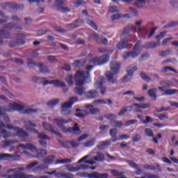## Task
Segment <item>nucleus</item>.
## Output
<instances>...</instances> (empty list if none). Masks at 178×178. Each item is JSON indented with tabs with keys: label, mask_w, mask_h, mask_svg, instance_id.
Returning <instances> with one entry per match:
<instances>
[{
	"label": "nucleus",
	"mask_w": 178,
	"mask_h": 178,
	"mask_svg": "<svg viewBox=\"0 0 178 178\" xmlns=\"http://www.w3.org/2000/svg\"><path fill=\"white\" fill-rule=\"evenodd\" d=\"M134 30V33H141L143 31V29L140 28V26H134L133 25H127L124 29L122 34V37L126 38L129 37V33Z\"/></svg>",
	"instance_id": "nucleus-10"
},
{
	"label": "nucleus",
	"mask_w": 178,
	"mask_h": 178,
	"mask_svg": "<svg viewBox=\"0 0 178 178\" xmlns=\"http://www.w3.org/2000/svg\"><path fill=\"white\" fill-rule=\"evenodd\" d=\"M96 141H97V138H94L92 140L85 143L83 145V147H86V148H90V147H94V145H95Z\"/></svg>",
	"instance_id": "nucleus-34"
},
{
	"label": "nucleus",
	"mask_w": 178,
	"mask_h": 178,
	"mask_svg": "<svg viewBox=\"0 0 178 178\" xmlns=\"http://www.w3.org/2000/svg\"><path fill=\"white\" fill-rule=\"evenodd\" d=\"M140 76L144 81H152V79L149 77V76L147 75L145 72H140Z\"/></svg>",
	"instance_id": "nucleus-46"
},
{
	"label": "nucleus",
	"mask_w": 178,
	"mask_h": 178,
	"mask_svg": "<svg viewBox=\"0 0 178 178\" xmlns=\"http://www.w3.org/2000/svg\"><path fill=\"white\" fill-rule=\"evenodd\" d=\"M46 175H54L55 177L58 178H73L74 176L70 173H62V172H56V170H54L52 172H46Z\"/></svg>",
	"instance_id": "nucleus-14"
},
{
	"label": "nucleus",
	"mask_w": 178,
	"mask_h": 178,
	"mask_svg": "<svg viewBox=\"0 0 178 178\" xmlns=\"http://www.w3.org/2000/svg\"><path fill=\"white\" fill-rule=\"evenodd\" d=\"M90 63H92V65H101L99 64V58L95 57L92 60H90Z\"/></svg>",
	"instance_id": "nucleus-63"
},
{
	"label": "nucleus",
	"mask_w": 178,
	"mask_h": 178,
	"mask_svg": "<svg viewBox=\"0 0 178 178\" xmlns=\"http://www.w3.org/2000/svg\"><path fill=\"white\" fill-rule=\"evenodd\" d=\"M87 23L88 24H89L90 26L92 27V29H93V30H95V31H98V26H97V24L94 22V21L91 19H88Z\"/></svg>",
	"instance_id": "nucleus-49"
},
{
	"label": "nucleus",
	"mask_w": 178,
	"mask_h": 178,
	"mask_svg": "<svg viewBox=\"0 0 178 178\" xmlns=\"http://www.w3.org/2000/svg\"><path fill=\"white\" fill-rule=\"evenodd\" d=\"M76 112H79L75 113V115L76 118H79L80 119H83L88 115V112H87L86 110H81L80 108H77Z\"/></svg>",
	"instance_id": "nucleus-28"
},
{
	"label": "nucleus",
	"mask_w": 178,
	"mask_h": 178,
	"mask_svg": "<svg viewBox=\"0 0 178 178\" xmlns=\"http://www.w3.org/2000/svg\"><path fill=\"white\" fill-rule=\"evenodd\" d=\"M117 134H118L117 129L113 128L110 129V136L112 137V138H116Z\"/></svg>",
	"instance_id": "nucleus-57"
},
{
	"label": "nucleus",
	"mask_w": 178,
	"mask_h": 178,
	"mask_svg": "<svg viewBox=\"0 0 178 178\" xmlns=\"http://www.w3.org/2000/svg\"><path fill=\"white\" fill-rule=\"evenodd\" d=\"M160 86H162L164 88H170L172 87V81L169 80H163L159 82Z\"/></svg>",
	"instance_id": "nucleus-33"
},
{
	"label": "nucleus",
	"mask_w": 178,
	"mask_h": 178,
	"mask_svg": "<svg viewBox=\"0 0 178 178\" xmlns=\"http://www.w3.org/2000/svg\"><path fill=\"white\" fill-rule=\"evenodd\" d=\"M156 167L149 164H145L143 168L144 169H145L146 170H158L159 172H162V168H161V165H159V163L156 164Z\"/></svg>",
	"instance_id": "nucleus-26"
},
{
	"label": "nucleus",
	"mask_w": 178,
	"mask_h": 178,
	"mask_svg": "<svg viewBox=\"0 0 178 178\" xmlns=\"http://www.w3.org/2000/svg\"><path fill=\"white\" fill-rule=\"evenodd\" d=\"M14 176H15V178H32L33 177V175H27L23 172L17 173L14 175Z\"/></svg>",
	"instance_id": "nucleus-42"
},
{
	"label": "nucleus",
	"mask_w": 178,
	"mask_h": 178,
	"mask_svg": "<svg viewBox=\"0 0 178 178\" xmlns=\"http://www.w3.org/2000/svg\"><path fill=\"white\" fill-rule=\"evenodd\" d=\"M170 5L172 7L175 8V9H178V2L176 1V0H171L170 1Z\"/></svg>",
	"instance_id": "nucleus-64"
},
{
	"label": "nucleus",
	"mask_w": 178,
	"mask_h": 178,
	"mask_svg": "<svg viewBox=\"0 0 178 178\" xmlns=\"http://www.w3.org/2000/svg\"><path fill=\"white\" fill-rule=\"evenodd\" d=\"M166 88H164V86H160L158 88V90L161 91V92H163L161 94V95H175V94H178V90L177 89H167L165 90Z\"/></svg>",
	"instance_id": "nucleus-15"
},
{
	"label": "nucleus",
	"mask_w": 178,
	"mask_h": 178,
	"mask_svg": "<svg viewBox=\"0 0 178 178\" xmlns=\"http://www.w3.org/2000/svg\"><path fill=\"white\" fill-rule=\"evenodd\" d=\"M83 24L84 21L83 19H75L74 23L69 24L68 27H70L71 29H77Z\"/></svg>",
	"instance_id": "nucleus-27"
},
{
	"label": "nucleus",
	"mask_w": 178,
	"mask_h": 178,
	"mask_svg": "<svg viewBox=\"0 0 178 178\" xmlns=\"http://www.w3.org/2000/svg\"><path fill=\"white\" fill-rule=\"evenodd\" d=\"M108 145H111V141L106 140L102 142V143L100 145H99L97 148L99 149H104V148H105V147H106Z\"/></svg>",
	"instance_id": "nucleus-48"
},
{
	"label": "nucleus",
	"mask_w": 178,
	"mask_h": 178,
	"mask_svg": "<svg viewBox=\"0 0 178 178\" xmlns=\"http://www.w3.org/2000/svg\"><path fill=\"white\" fill-rule=\"evenodd\" d=\"M3 39L11 40L12 36L10 33L5 31V29L0 30V45H3Z\"/></svg>",
	"instance_id": "nucleus-17"
},
{
	"label": "nucleus",
	"mask_w": 178,
	"mask_h": 178,
	"mask_svg": "<svg viewBox=\"0 0 178 178\" xmlns=\"http://www.w3.org/2000/svg\"><path fill=\"white\" fill-rule=\"evenodd\" d=\"M66 163H72V159H64L57 160L56 161V165H58V164L65 165Z\"/></svg>",
	"instance_id": "nucleus-38"
},
{
	"label": "nucleus",
	"mask_w": 178,
	"mask_h": 178,
	"mask_svg": "<svg viewBox=\"0 0 178 178\" xmlns=\"http://www.w3.org/2000/svg\"><path fill=\"white\" fill-rule=\"evenodd\" d=\"M5 30H23L22 26H19V24L15 22H8L4 26Z\"/></svg>",
	"instance_id": "nucleus-18"
},
{
	"label": "nucleus",
	"mask_w": 178,
	"mask_h": 178,
	"mask_svg": "<svg viewBox=\"0 0 178 178\" xmlns=\"http://www.w3.org/2000/svg\"><path fill=\"white\" fill-rule=\"evenodd\" d=\"M12 154H0V161H9Z\"/></svg>",
	"instance_id": "nucleus-47"
},
{
	"label": "nucleus",
	"mask_w": 178,
	"mask_h": 178,
	"mask_svg": "<svg viewBox=\"0 0 178 178\" xmlns=\"http://www.w3.org/2000/svg\"><path fill=\"white\" fill-rule=\"evenodd\" d=\"M172 52V49H168L165 51H159V55L161 56V58H166L168 55H170Z\"/></svg>",
	"instance_id": "nucleus-40"
},
{
	"label": "nucleus",
	"mask_w": 178,
	"mask_h": 178,
	"mask_svg": "<svg viewBox=\"0 0 178 178\" xmlns=\"http://www.w3.org/2000/svg\"><path fill=\"white\" fill-rule=\"evenodd\" d=\"M36 165H38V161H34V162H32L29 164H28L26 167V169L27 170H30V169H33V168H34V166H36Z\"/></svg>",
	"instance_id": "nucleus-58"
},
{
	"label": "nucleus",
	"mask_w": 178,
	"mask_h": 178,
	"mask_svg": "<svg viewBox=\"0 0 178 178\" xmlns=\"http://www.w3.org/2000/svg\"><path fill=\"white\" fill-rule=\"evenodd\" d=\"M35 152L37 154L36 158H41L44 156L47 152V149H36Z\"/></svg>",
	"instance_id": "nucleus-35"
},
{
	"label": "nucleus",
	"mask_w": 178,
	"mask_h": 178,
	"mask_svg": "<svg viewBox=\"0 0 178 178\" xmlns=\"http://www.w3.org/2000/svg\"><path fill=\"white\" fill-rule=\"evenodd\" d=\"M128 45H129V40H124L117 44L116 48L119 51H122L123 49H126Z\"/></svg>",
	"instance_id": "nucleus-23"
},
{
	"label": "nucleus",
	"mask_w": 178,
	"mask_h": 178,
	"mask_svg": "<svg viewBox=\"0 0 178 178\" xmlns=\"http://www.w3.org/2000/svg\"><path fill=\"white\" fill-rule=\"evenodd\" d=\"M120 19H122L120 14H114L111 17L112 22H115V20H120Z\"/></svg>",
	"instance_id": "nucleus-59"
},
{
	"label": "nucleus",
	"mask_w": 178,
	"mask_h": 178,
	"mask_svg": "<svg viewBox=\"0 0 178 178\" xmlns=\"http://www.w3.org/2000/svg\"><path fill=\"white\" fill-rule=\"evenodd\" d=\"M54 122L55 124H56V126L59 127V129H61L62 130H64V131H65L66 127H65V124H67V123H70L71 122H73V120H67L63 118H55L54 120Z\"/></svg>",
	"instance_id": "nucleus-12"
},
{
	"label": "nucleus",
	"mask_w": 178,
	"mask_h": 178,
	"mask_svg": "<svg viewBox=\"0 0 178 178\" xmlns=\"http://www.w3.org/2000/svg\"><path fill=\"white\" fill-rule=\"evenodd\" d=\"M163 73H168V72H173L174 73H177L176 70H175L173 67H171L170 66L163 67Z\"/></svg>",
	"instance_id": "nucleus-53"
},
{
	"label": "nucleus",
	"mask_w": 178,
	"mask_h": 178,
	"mask_svg": "<svg viewBox=\"0 0 178 178\" xmlns=\"http://www.w3.org/2000/svg\"><path fill=\"white\" fill-rule=\"evenodd\" d=\"M98 95V91L95 90H90L88 92H85V96L88 99H94V98H96Z\"/></svg>",
	"instance_id": "nucleus-24"
},
{
	"label": "nucleus",
	"mask_w": 178,
	"mask_h": 178,
	"mask_svg": "<svg viewBox=\"0 0 178 178\" xmlns=\"http://www.w3.org/2000/svg\"><path fill=\"white\" fill-rule=\"evenodd\" d=\"M109 125H101L99 127V130L102 131V134H105V133H108V130H109Z\"/></svg>",
	"instance_id": "nucleus-52"
},
{
	"label": "nucleus",
	"mask_w": 178,
	"mask_h": 178,
	"mask_svg": "<svg viewBox=\"0 0 178 178\" xmlns=\"http://www.w3.org/2000/svg\"><path fill=\"white\" fill-rule=\"evenodd\" d=\"M81 169H90V166L87 164H81L79 165L78 168L75 167H71L68 169L69 172H77L78 170H80Z\"/></svg>",
	"instance_id": "nucleus-29"
},
{
	"label": "nucleus",
	"mask_w": 178,
	"mask_h": 178,
	"mask_svg": "<svg viewBox=\"0 0 178 178\" xmlns=\"http://www.w3.org/2000/svg\"><path fill=\"white\" fill-rule=\"evenodd\" d=\"M110 67L113 73L111 72H108L106 74V77L109 83L116 84V83H118V80L114 79L113 76H115V74H118V73L120 72V63L116 61H113L110 63Z\"/></svg>",
	"instance_id": "nucleus-6"
},
{
	"label": "nucleus",
	"mask_w": 178,
	"mask_h": 178,
	"mask_svg": "<svg viewBox=\"0 0 178 178\" xmlns=\"http://www.w3.org/2000/svg\"><path fill=\"white\" fill-rule=\"evenodd\" d=\"M80 131V127H79V124L75 123L74 127L66 128L65 133H72V134H78Z\"/></svg>",
	"instance_id": "nucleus-21"
},
{
	"label": "nucleus",
	"mask_w": 178,
	"mask_h": 178,
	"mask_svg": "<svg viewBox=\"0 0 178 178\" xmlns=\"http://www.w3.org/2000/svg\"><path fill=\"white\" fill-rule=\"evenodd\" d=\"M99 87L100 88V92L102 95L106 93V87L104 86V81H99Z\"/></svg>",
	"instance_id": "nucleus-41"
},
{
	"label": "nucleus",
	"mask_w": 178,
	"mask_h": 178,
	"mask_svg": "<svg viewBox=\"0 0 178 178\" xmlns=\"http://www.w3.org/2000/svg\"><path fill=\"white\" fill-rule=\"evenodd\" d=\"M55 5L58 12H62V13H69L70 12V8L65 7V2L62 0H56Z\"/></svg>",
	"instance_id": "nucleus-13"
},
{
	"label": "nucleus",
	"mask_w": 178,
	"mask_h": 178,
	"mask_svg": "<svg viewBox=\"0 0 178 178\" xmlns=\"http://www.w3.org/2000/svg\"><path fill=\"white\" fill-rule=\"evenodd\" d=\"M3 127L8 129V130H13L14 131H16L17 137L21 140V141H24V143H29L30 140H31L29 132L26 131L23 128L14 127L12 124L5 125L3 122L0 121V129H3Z\"/></svg>",
	"instance_id": "nucleus-4"
},
{
	"label": "nucleus",
	"mask_w": 178,
	"mask_h": 178,
	"mask_svg": "<svg viewBox=\"0 0 178 178\" xmlns=\"http://www.w3.org/2000/svg\"><path fill=\"white\" fill-rule=\"evenodd\" d=\"M1 8L3 9H10L13 12H17V10H23L24 9V5L23 4H17L15 2L10 3H2L0 4Z\"/></svg>",
	"instance_id": "nucleus-9"
},
{
	"label": "nucleus",
	"mask_w": 178,
	"mask_h": 178,
	"mask_svg": "<svg viewBox=\"0 0 178 178\" xmlns=\"http://www.w3.org/2000/svg\"><path fill=\"white\" fill-rule=\"evenodd\" d=\"M76 176L84 178H108V173L101 174L98 172L88 173L87 172H77Z\"/></svg>",
	"instance_id": "nucleus-8"
},
{
	"label": "nucleus",
	"mask_w": 178,
	"mask_h": 178,
	"mask_svg": "<svg viewBox=\"0 0 178 178\" xmlns=\"http://www.w3.org/2000/svg\"><path fill=\"white\" fill-rule=\"evenodd\" d=\"M134 72H137V67L134 65H131L127 69V74L123 78V83H127V81H130L131 79H133V74H134Z\"/></svg>",
	"instance_id": "nucleus-11"
},
{
	"label": "nucleus",
	"mask_w": 178,
	"mask_h": 178,
	"mask_svg": "<svg viewBox=\"0 0 178 178\" xmlns=\"http://www.w3.org/2000/svg\"><path fill=\"white\" fill-rule=\"evenodd\" d=\"M145 133L147 137H154V131L149 128L145 129Z\"/></svg>",
	"instance_id": "nucleus-55"
},
{
	"label": "nucleus",
	"mask_w": 178,
	"mask_h": 178,
	"mask_svg": "<svg viewBox=\"0 0 178 178\" xmlns=\"http://www.w3.org/2000/svg\"><path fill=\"white\" fill-rule=\"evenodd\" d=\"M90 77L89 72L77 71L75 74V84L77 86L74 88V92L76 95H86V88L83 87L86 80Z\"/></svg>",
	"instance_id": "nucleus-3"
},
{
	"label": "nucleus",
	"mask_w": 178,
	"mask_h": 178,
	"mask_svg": "<svg viewBox=\"0 0 178 178\" xmlns=\"http://www.w3.org/2000/svg\"><path fill=\"white\" fill-rule=\"evenodd\" d=\"M10 159H12V161H20L22 156L19 154H11Z\"/></svg>",
	"instance_id": "nucleus-61"
},
{
	"label": "nucleus",
	"mask_w": 178,
	"mask_h": 178,
	"mask_svg": "<svg viewBox=\"0 0 178 178\" xmlns=\"http://www.w3.org/2000/svg\"><path fill=\"white\" fill-rule=\"evenodd\" d=\"M141 140V135L137 134L132 138V143H138Z\"/></svg>",
	"instance_id": "nucleus-62"
},
{
	"label": "nucleus",
	"mask_w": 178,
	"mask_h": 178,
	"mask_svg": "<svg viewBox=\"0 0 178 178\" xmlns=\"http://www.w3.org/2000/svg\"><path fill=\"white\" fill-rule=\"evenodd\" d=\"M99 59V65H104L109 60V55H103Z\"/></svg>",
	"instance_id": "nucleus-36"
},
{
	"label": "nucleus",
	"mask_w": 178,
	"mask_h": 178,
	"mask_svg": "<svg viewBox=\"0 0 178 178\" xmlns=\"http://www.w3.org/2000/svg\"><path fill=\"white\" fill-rule=\"evenodd\" d=\"M44 169H48V165L44 163V164L39 165L38 167L33 168V172H38V170H44Z\"/></svg>",
	"instance_id": "nucleus-43"
},
{
	"label": "nucleus",
	"mask_w": 178,
	"mask_h": 178,
	"mask_svg": "<svg viewBox=\"0 0 178 178\" xmlns=\"http://www.w3.org/2000/svg\"><path fill=\"white\" fill-rule=\"evenodd\" d=\"M78 100H79V98L77 97H70L69 99V102H67L62 105V108L63 109L61 111V115H63L64 116H67V115H70L72 111L69 110V108H72L73 104H75V102H77Z\"/></svg>",
	"instance_id": "nucleus-7"
},
{
	"label": "nucleus",
	"mask_w": 178,
	"mask_h": 178,
	"mask_svg": "<svg viewBox=\"0 0 178 178\" xmlns=\"http://www.w3.org/2000/svg\"><path fill=\"white\" fill-rule=\"evenodd\" d=\"M129 109H133V106H127L125 108H122L119 113L118 116H123Z\"/></svg>",
	"instance_id": "nucleus-50"
},
{
	"label": "nucleus",
	"mask_w": 178,
	"mask_h": 178,
	"mask_svg": "<svg viewBox=\"0 0 178 178\" xmlns=\"http://www.w3.org/2000/svg\"><path fill=\"white\" fill-rule=\"evenodd\" d=\"M24 127L27 130V131H30L31 133H33V134H38V138L40 140H49V137L48 135L40 133L34 127H37V124H34L31 120L29 119L24 120Z\"/></svg>",
	"instance_id": "nucleus-5"
},
{
	"label": "nucleus",
	"mask_w": 178,
	"mask_h": 178,
	"mask_svg": "<svg viewBox=\"0 0 178 178\" xmlns=\"http://www.w3.org/2000/svg\"><path fill=\"white\" fill-rule=\"evenodd\" d=\"M24 40L22 38H17L15 40H11L8 45L10 48H13L15 47H20L21 45H24Z\"/></svg>",
	"instance_id": "nucleus-19"
},
{
	"label": "nucleus",
	"mask_w": 178,
	"mask_h": 178,
	"mask_svg": "<svg viewBox=\"0 0 178 178\" xmlns=\"http://www.w3.org/2000/svg\"><path fill=\"white\" fill-rule=\"evenodd\" d=\"M59 104V99H54L53 100L49 101L47 103V106L49 108H54V106H56Z\"/></svg>",
	"instance_id": "nucleus-37"
},
{
	"label": "nucleus",
	"mask_w": 178,
	"mask_h": 178,
	"mask_svg": "<svg viewBox=\"0 0 178 178\" xmlns=\"http://www.w3.org/2000/svg\"><path fill=\"white\" fill-rule=\"evenodd\" d=\"M178 25V22H171L167 25L164 26L163 29H170L172 27H176Z\"/></svg>",
	"instance_id": "nucleus-56"
},
{
	"label": "nucleus",
	"mask_w": 178,
	"mask_h": 178,
	"mask_svg": "<svg viewBox=\"0 0 178 178\" xmlns=\"http://www.w3.org/2000/svg\"><path fill=\"white\" fill-rule=\"evenodd\" d=\"M56 157L54 154L49 155L47 157L43 159L44 163H46L47 165H52L54 163V161H55V159Z\"/></svg>",
	"instance_id": "nucleus-30"
},
{
	"label": "nucleus",
	"mask_w": 178,
	"mask_h": 178,
	"mask_svg": "<svg viewBox=\"0 0 178 178\" xmlns=\"http://www.w3.org/2000/svg\"><path fill=\"white\" fill-rule=\"evenodd\" d=\"M48 84H53L54 87H63L65 86V82L58 79L52 81L46 80L43 82V86H48Z\"/></svg>",
	"instance_id": "nucleus-16"
},
{
	"label": "nucleus",
	"mask_w": 178,
	"mask_h": 178,
	"mask_svg": "<svg viewBox=\"0 0 178 178\" xmlns=\"http://www.w3.org/2000/svg\"><path fill=\"white\" fill-rule=\"evenodd\" d=\"M137 1V2H135L134 5L136 6V8H138L139 9H143L144 6H143V3H145V0H134Z\"/></svg>",
	"instance_id": "nucleus-51"
},
{
	"label": "nucleus",
	"mask_w": 178,
	"mask_h": 178,
	"mask_svg": "<svg viewBox=\"0 0 178 178\" xmlns=\"http://www.w3.org/2000/svg\"><path fill=\"white\" fill-rule=\"evenodd\" d=\"M15 111L21 112V113H23L24 115H31V113L37 112V110L33 108H27L24 110V106L14 103L5 106H0V118H4L5 123H10L9 115L5 114L6 112H15Z\"/></svg>",
	"instance_id": "nucleus-1"
},
{
	"label": "nucleus",
	"mask_w": 178,
	"mask_h": 178,
	"mask_svg": "<svg viewBox=\"0 0 178 178\" xmlns=\"http://www.w3.org/2000/svg\"><path fill=\"white\" fill-rule=\"evenodd\" d=\"M156 91H158V89L155 88H150L147 91V94L152 101H156L158 98V96L156 95Z\"/></svg>",
	"instance_id": "nucleus-25"
},
{
	"label": "nucleus",
	"mask_w": 178,
	"mask_h": 178,
	"mask_svg": "<svg viewBox=\"0 0 178 178\" xmlns=\"http://www.w3.org/2000/svg\"><path fill=\"white\" fill-rule=\"evenodd\" d=\"M93 159L97 162H104L105 161V155L102 152H97V155L94 156Z\"/></svg>",
	"instance_id": "nucleus-31"
},
{
	"label": "nucleus",
	"mask_w": 178,
	"mask_h": 178,
	"mask_svg": "<svg viewBox=\"0 0 178 178\" xmlns=\"http://www.w3.org/2000/svg\"><path fill=\"white\" fill-rule=\"evenodd\" d=\"M142 44L143 40H140L134 46L133 51L124 52L122 56L123 59H129V58H133L134 59L137 58L138 55H140V49H141V48H145V49H152L159 47L161 45V42H149L145 43L143 46H141Z\"/></svg>",
	"instance_id": "nucleus-2"
},
{
	"label": "nucleus",
	"mask_w": 178,
	"mask_h": 178,
	"mask_svg": "<svg viewBox=\"0 0 178 178\" xmlns=\"http://www.w3.org/2000/svg\"><path fill=\"white\" fill-rule=\"evenodd\" d=\"M42 126L45 130H47L48 131H51V133H52V131L54 129L52 124L48 122H43Z\"/></svg>",
	"instance_id": "nucleus-44"
},
{
	"label": "nucleus",
	"mask_w": 178,
	"mask_h": 178,
	"mask_svg": "<svg viewBox=\"0 0 178 178\" xmlns=\"http://www.w3.org/2000/svg\"><path fill=\"white\" fill-rule=\"evenodd\" d=\"M86 1L84 0H75L73 5L74 8L76 9L80 8V6H83V5H86Z\"/></svg>",
	"instance_id": "nucleus-39"
},
{
	"label": "nucleus",
	"mask_w": 178,
	"mask_h": 178,
	"mask_svg": "<svg viewBox=\"0 0 178 178\" xmlns=\"http://www.w3.org/2000/svg\"><path fill=\"white\" fill-rule=\"evenodd\" d=\"M37 67H39L40 72L42 74H49L51 73V70L48 66L44 65V63L38 64Z\"/></svg>",
	"instance_id": "nucleus-22"
},
{
	"label": "nucleus",
	"mask_w": 178,
	"mask_h": 178,
	"mask_svg": "<svg viewBox=\"0 0 178 178\" xmlns=\"http://www.w3.org/2000/svg\"><path fill=\"white\" fill-rule=\"evenodd\" d=\"M19 147L23 148V149H29L31 152H35L37 151V147L32 143H26V145L19 144Z\"/></svg>",
	"instance_id": "nucleus-20"
},
{
	"label": "nucleus",
	"mask_w": 178,
	"mask_h": 178,
	"mask_svg": "<svg viewBox=\"0 0 178 178\" xmlns=\"http://www.w3.org/2000/svg\"><path fill=\"white\" fill-rule=\"evenodd\" d=\"M127 163L131 166V168H133L134 169H138V165L133 161V160H128Z\"/></svg>",
	"instance_id": "nucleus-54"
},
{
	"label": "nucleus",
	"mask_w": 178,
	"mask_h": 178,
	"mask_svg": "<svg viewBox=\"0 0 178 178\" xmlns=\"http://www.w3.org/2000/svg\"><path fill=\"white\" fill-rule=\"evenodd\" d=\"M134 106L136 108H139L140 109H148L151 106V104L149 103H141V104H134Z\"/></svg>",
	"instance_id": "nucleus-32"
},
{
	"label": "nucleus",
	"mask_w": 178,
	"mask_h": 178,
	"mask_svg": "<svg viewBox=\"0 0 178 178\" xmlns=\"http://www.w3.org/2000/svg\"><path fill=\"white\" fill-rule=\"evenodd\" d=\"M66 81L68 86H73V75H69L67 76Z\"/></svg>",
	"instance_id": "nucleus-60"
},
{
	"label": "nucleus",
	"mask_w": 178,
	"mask_h": 178,
	"mask_svg": "<svg viewBox=\"0 0 178 178\" xmlns=\"http://www.w3.org/2000/svg\"><path fill=\"white\" fill-rule=\"evenodd\" d=\"M111 126L117 129H120V127L123 126V122H122V121L114 120L111 122Z\"/></svg>",
	"instance_id": "nucleus-45"
}]
</instances>
